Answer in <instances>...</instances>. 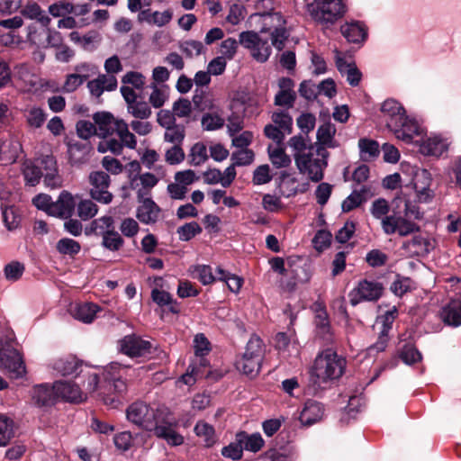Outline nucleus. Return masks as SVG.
<instances>
[{
  "label": "nucleus",
  "mask_w": 461,
  "mask_h": 461,
  "mask_svg": "<svg viewBox=\"0 0 461 461\" xmlns=\"http://www.w3.org/2000/svg\"><path fill=\"white\" fill-rule=\"evenodd\" d=\"M345 367L346 359L333 349L326 348L319 353L310 371V382L314 391L324 389L329 382L339 379Z\"/></svg>",
  "instance_id": "f257e3e1"
},
{
  "label": "nucleus",
  "mask_w": 461,
  "mask_h": 461,
  "mask_svg": "<svg viewBox=\"0 0 461 461\" xmlns=\"http://www.w3.org/2000/svg\"><path fill=\"white\" fill-rule=\"evenodd\" d=\"M312 20L322 29H330L348 13L346 0H312L306 5Z\"/></svg>",
  "instance_id": "f03ea898"
},
{
  "label": "nucleus",
  "mask_w": 461,
  "mask_h": 461,
  "mask_svg": "<svg viewBox=\"0 0 461 461\" xmlns=\"http://www.w3.org/2000/svg\"><path fill=\"white\" fill-rule=\"evenodd\" d=\"M41 167L27 163L23 167V176L26 185L35 186L43 177L46 186L57 188L61 185V177L58 172L57 160L52 155L42 156L40 158Z\"/></svg>",
  "instance_id": "7ed1b4c3"
},
{
  "label": "nucleus",
  "mask_w": 461,
  "mask_h": 461,
  "mask_svg": "<svg viewBox=\"0 0 461 461\" xmlns=\"http://www.w3.org/2000/svg\"><path fill=\"white\" fill-rule=\"evenodd\" d=\"M330 153L321 146L310 148L304 155L295 157V165L300 174L309 180L319 183L324 178Z\"/></svg>",
  "instance_id": "20e7f679"
},
{
  "label": "nucleus",
  "mask_w": 461,
  "mask_h": 461,
  "mask_svg": "<svg viewBox=\"0 0 461 461\" xmlns=\"http://www.w3.org/2000/svg\"><path fill=\"white\" fill-rule=\"evenodd\" d=\"M124 369L121 364L112 362L103 373L104 382L99 396L105 405L112 408L120 403V397L127 391L126 382L122 378Z\"/></svg>",
  "instance_id": "39448f33"
},
{
  "label": "nucleus",
  "mask_w": 461,
  "mask_h": 461,
  "mask_svg": "<svg viewBox=\"0 0 461 461\" xmlns=\"http://www.w3.org/2000/svg\"><path fill=\"white\" fill-rule=\"evenodd\" d=\"M258 22L261 23L260 33H269L272 45L276 50H282L290 36L287 23L283 14L280 12L264 11Z\"/></svg>",
  "instance_id": "423d86ee"
},
{
  "label": "nucleus",
  "mask_w": 461,
  "mask_h": 461,
  "mask_svg": "<svg viewBox=\"0 0 461 461\" xmlns=\"http://www.w3.org/2000/svg\"><path fill=\"white\" fill-rule=\"evenodd\" d=\"M5 340L0 338V368L3 369L11 378L23 377L25 373V366L21 354L11 348L10 342L14 339V334L9 329L5 330Z\"/></svg>",
  "instance_id": "0eeeda50"
},
{
  "label": "nucleus",
  "mask_w": 461,
  "mask_h": 461,
  "mask_svg": "<svg viewBox=\"0 0 461 461\" xmlns=\"http://www.w3.org/2000/svg\"><path fill=\"white\" fill-rule=\"evenodd\" d=\"M165 407L153 408L144 402H135L126 409V418L132 424L151 431L152 428L157 424L156 420L161 415V411Z\"/></svg>",
  "instance_id": "6e6552de"
},
{
  "label": "nucleus",
  "mask_w": 461,
  "mask_h": 461,
  "mask_svg": "<svg viewBox=\"0 0 461 461\" xmlns=\"http://www.w3.org/2000/svg\"><path fill=\"white\" fill-rule=\"evenodd\" d=\"M239 42L249 50L252 58L258 62H266L271 55L273 45L268 42L267 38H263L261 33L253 31L242 32L239 35Z\"/></svg>",
  "instance_id": "1a4fd4ad"
},
{
  "label": "nucleus",
  "mask_w": 461,
  "mask_h": 461,
  "mask_svg": "<svg viewBox=\"0 0 461 461\" xmlns=\"http://www.w3.org/2000/svg\"><path fill=\"white\" fill-rule=\"evenodd\" d=\"M156 422L157 424L151 431L157 438L164 439L172 447H177L184 443V437L176 430V422L167 408L162 410L161 415Z\"/></svg>",
  "instance_id": "9d476101"
},
{
  "label": "nucleus",
  "mask_w": 461,
  "mask_h": 461,
  "mask_svg": "<svg viewBox=\"0 0 461 461\" xmlns=\"http://www.w3.org/2000/svg\"><path fill=\"white\" fill-rule=\"evenodd\" d=\"M384 286L377 281L363 279L348 293L349 303L356 306L362 302H375L383 294Z\"/></svg>",
  "instance_id": "9b49d317"
},
{
  "label": "nucleus",
  "mask_w": 461,
  "mask_h": 461,
  "mask_svg": "<svg viewBox=\"0 0 461 461\" xmlns=\"http://www.w3.org/2000/svg\"><path fill=\"white\" fill-rule=\"evenodd\" d=\"M381 228L386 235L398 234L401 237H406L420 230L416 222L394 212L384 218L381 222Z\"/></svg>",
  "instance_id": "f8f14e48"
},
{
  "label": "nucleus",
  "mask_w": 461,
  "mask_h": 461,
  "mask_svg": "<svg viewBox=\"0 0 461 461\" xmlns=\"http://www.w3.org/2000/svg\"><path fill=\"white\" fill-rule=\"evenodd\" d=\"M115 132L119 137V140L115 139L107 140L105 144L108 150L115 155H119L122 153L123 147L130 149H136V137L130 131L129 125L124 120H117L115 122Z\"/></svg>",
  "instance_id": "ddd939ff"
},
{
  "label": "nucleus",
  "mask_w": 461,
  "mask_h": 461,
  "mask_svg": "<svg viewBox=\"0 0 461 461\" xmlns=\"http://www.w3.org/2000/svg\"><path fill=\"white\" fill-rule=\"evenodd\" d=\"M394 136L406 144L418 143L423 133V130L419 122L407 115L397 123V126L390 130Z\"/></svg>",
  "instance_id": "4468645a"
},
{
  "label": "nucleus",
  "mask_w": 461,
  "mask_h": 461,
  "mask_svg": "<svg viewBox=\"0 0 461 461\" xmlns=\"http://www.w3.org/2000/svg\"><path fill=\"white\" fill-rule=\"evenodd\" d=\"M91 185L90 195L99 203L108 204L113 200V194L108 191L110 176L104 171H95L89 176Z\"/></svg>",
  "instance_id": "2eb2a0df"
},
{
  "label": "nucleus",
  "mask_w": 461,
  "mask_h": 461,
  "mask_svg": "<svg viewBox=\"0 0 461 461\" xmlns=\"http://www.w3.org/2000/svg\"><path fill=\"white\" fill-rule=\"evenodd\" d=\"M419 150L424 156L440 157L447 152L450 142L448 139L439 134H430L429 136L420 138Z\"/></svg>",
  "instance_id": "dca6fc26"
},
{
  "label": "nucleus",
  "mask_w": 461,
  "mask_h": 461,
  "mask_svg": "<svg viewBox=\"0 0 461 461\" xmlns=\"http://www.w3.org/2000/svg\"><path fill=\"white\" fill-rule=\"evenodd\" d=\"M68 148V162L73 167H80L89 161L92 146L87 141L74 139L65 141Z\"/></svg>",
  "instance_id": "f3484780"
},
{
  "label": "nucleus",
  "mask_w": 461,
  "mask_h": 461,
  "mask_svg": "<svg viewBox=\"0 0 461 461\" xmlns=\"http://www.w3.org/2000/svg\"><path fill=\"white\" fill-rule=\"evenodd\" d=\"M340 33L348 43L362 46L368 37L366 25L357 20L347 21L340 26Z\"/></svg>",
  "instance_id": "a211bd4d"
},
{
  "label": "nucleus",
  "mask_w": 461,
  "mask_h": 461,
  "mask_svg": "<svg viewBox=\"0 0 461 461\" xmlns=\"http://www.w3.org/2000/svg\"><path fill=\"white\" fill-rule=\"evenodd\" d=\"M120 348L123 354L131 357H137L149 354L151 344L139 336L128 335L120 341Z\"/></svg>",
  "instance_id": "6ab92c4d"
},
{
  "label": "nucleus",
  "mask_w": 461,
  "mask_h": 461,
  "mask_svg": "<svg viewBox=\"0 0 461 461\" xmlns=\"http://www.w3.org/2000/svg\"><path fill=\"white\" fill-rule=\"evenodd\" d=\"M383 120L389 130L397 126V123L406 115L403 106L394 99L385 100L381 106Z\"/></svg>",
  "instance_id": "aec40b11"
},
{
  "label": "nucleus",
  "mask_w": 461,
  "mask_h": 461,
  "mask_svg": "<svg viewBox=\"0 0 461 461\" xmlns=\"http://www.w3.org/2000/svg\"><path fill=\"white\" fill-rule=\"evenodd\" d=\"M22 152V144L14 136L6 135L0 140V159L5 163H14Z\"/></svg>",
  "instance_id": "412c9836"
},
{
  "label": "nucleus",
  "mask_w": 461,
  "mask_h": 461,
  "mask_svg": "<svg viewBox=\"0 0 461 461\" xmlns=\"http://www.w3.org/2000/svg\"><path fill=\"white\" fill-rule=\"evenodd\" d=\"M76 207V202L73 195L64 190L59 194L57 201L53 202L50 215L68 219L71 217Z\"/></svg>",
  "instance_id": "4be33fe9"
},
{
  "label": "nucleus",
  "mask_w": 461,
  "mask_h": 461,
  "mask_svg": "<svg viewBox=\"0 0 461 461\" xmlns=\"http://www.w3.org/2000/svg\"><path fill=\"white\" fill-rule=\"evenodd\" d=\"M54 389L58 398L66 402H80L84 400V394L77 384L70 381H57Z\"/></svg>",
  "instance_id": "5701e85b"
},
{
  "label": "nucleus",
  "mask_w": 461,
  "mask_h": 461,
  "mask_svg": "<svg viewBox=\"0 0 461 461\" xmlns=\"http://www.w3.org/2000/svg\"><path fill=\"white\" fill-rule=\"evenodd\" d=\"M32 397L33 402L39 407H50L55 404L58 394L54 384L50 386L47 384H38L32 388Z\"/></svg>",
  "instance_id": "b1692460"
},
{
  "label": "nucleus",
  "mask_w": 461,
  "mask_h": 461,
  "mask_svg": "<svg viewBox=\"0 0 461 461\" xmlns=\"http://www.w3.org/2000/svg\"><path fill=\"white\" fill-rule=\"evenodd\" d=\"M324 414L323 405L314 400H308L300 413V421L303 425L311 426L320 421Z\"/></svg>",
  "instance_id": "393cba45"
},
{
  "label": "nucleus",
  "mask_w": 461,
  "mask_h": 461,
  "mask_svg": "<svg viewBox=\"0 0 461 461\" xmlns=\"http://www.w3.org/2000/svg\"><path fill=\"white\" fill-rule=\"evenodd\" d=\"M94 124L96 127V135L101 138H106L112 132L115 131V122L118 119H114L112 113L108 112L95 113L93 116Z\"/></svg>",
  "instance_id": "a878e982"
},
{
  "label": "nucleus",
  "mask_w": 461,
  "mask_h": 461,
  "mask_svg": "<svg viewBox=\"0 0 461 461\" xmlns=\"http://www.w3.org/2000/svg\"><path fill=\"white\" fill-rule=\"evenodd\" d=\"M160 213L158 205L149 198L143 201L142 204L138 208L137 218L145 224L155 223Z\"/></svg>",
  "instance_id": "bb28decb"
},
{
  "label": "nucleus",
  "mask_w": 461,
  "mask_h": 461,
  "mask_svg": "<svg viewBox=\"0 0 461 461\" xmlns=\"http://www.w3.org/2000/svg\"><path fill=\"white\" fill-rule=\"evenodd\" d=\"M114 228L113 218L110 215H104L93 220L91 223L86 227L85 234L86 236L96 235L103 237L106 232L111 231Z\"/></svg>",
  "instance_id": "cd10ccee"
},
{
  "label": "nucleus",
  "mask_w": 461,
  "mask_h": 461,
  "mask_svg": "<svg viewBox=\"0 0 461 461\" xmlns=\"http://www.w3.org/2000/svg\"><path fill=\"white\" fill-rule=\"evenodd\" d=\"M100 307L93 303H84L76 304L71 309L72 316L84 323H91L95 316Z\"/></svg>",
  "instance_id": "c85d7f7f"
},
{
  "label": "nucleus",
  "mask_w": 461,
  "mask_h": 461,
  "mask_svg": "<svg viewBox=\"0 0 461 461\" xmlns=\"http://www.w3.org/2000/svg\"><path fill=\"white\" fill-rule=\"evenodd\" d=\"M444 322L447 325L458 327L461 325V300H452L441 312Z\"/></svg>",
  "instance_id": "c756f323"
},
{
  "label": "nucleus",
  "mask_w": 461,
  "mask_h": 461,
  "mask_svg": "<svg viewBox=\"0 0 461 461\" xmlns=\"http://www.w3.org/2000/svg\"><path fill=\"white\" fill-rule=\"evenodd\" d=\"M152 301L160 307H167L172 313L177 314L180 312L178 303L172 298V295L164 290L154 288L151 291Z\"/></svg>",
  "instance_id": "7c9ffc66"
},
{
  "label": "nucleus",
  "mask_w": 461,
  "mask_h": 461,
  "mask_svg": "<svg viewBox=\"0 0 461 461\" xmlns=\"http://www.w3.org/2000/svg\"><path fill=\"white\" fill-rule=\"evenodd\" d=\"M336 127L330 122H324L317 130V140L320 146L326 148H336L337 142L334 140Z\"/></svg>",
  "instance_id": "2f4dec72"
},
{
  "label": "nucleus",
  "mask_w": 461,
  "mask_h": 461,
  "mask_svg": "<svg viewBox=\"0 0 461 461\" xmlns=\"http://www.w3.org/2000/svg\"><path fill=\"white\" fill-rule=\"evenodd\" d=\"M128 114L134 119L149 120L152 115L149 104L142 99H137L126 105Z\"/></svg>",
  "instance_id": "473e14b6"
},
{
  "label": "nucleus",
  "mask_w": 461,
  "mask_h": 461,
  "mask_svg": "<svg viewBox=\"0 0 461 461\" xmlns=\"http://www.w3.org/2000/svg\"><path fill=\"white\" fill-rule=\"evenodd\" d=\"M288 146L292 149L294 160L297 155H304L310 148L318 147L312 145L308 135L303 133L293 136L288 141Z\"/></svg>",
  "instance_id": "72a5a7b5"
},
{
  "label": "nucleus",
  "mask_w": 461,
  "mask_h": 461,
  "mask_svg": "<svg viewBox=\"0 0 461 461\" xmlns=\"http://www.w3.org/2000/svg\"><path fill=\"white\" fill-rule=\"evenodd\" d=\"M402 247L412 255L425 256L429 252L430 243L426 238L417 235L404 242Z\"/></svg>",
  "instance_id": "f704fd0d"
},
{
  "label": "nucleus",
  "mask_w": 461,
  "mask_h": 461,
  "mask_svg": "<svg viewBox=\"0 0 461 461\" xmlns=\"http://www.w3.org/2000/svg\"><path fill=\"white\" fill-rule=\"evenodd\" d=\"M22 14L29 19L37 20L43 27H47L51 21L41 7L35 2L28 3L23 7Z\"/></svg>",
  "instance_id": "c9c22d12"
},
{
  "label": "nucleus",
  "mask_w": 461,
  "mask_h": 461,
  "mask_svg": "<svg viewBox=\"0 0 461 461\" xmlns=\"http://www.w3.org/2000/svg\"><path fill=\"white\" fill-rule=\"evenodd\" d=\"M265 347L262 339L257 335H252L247 343L242 357L263 361Z\"/></svg>",
  "instance_id": "e433bc0d"
},
{
  "label": "nucleus",
  "mask_w": 461,
  "mask_h": 461,
  "mask_svg": "<svg viewBox=\"0 0 461 461\" xmlns=\"http://www.w3.org/2000/svg\"><path fill=\"white\" fill-rule=\"evenodd\" d=\"M24 118L31 128L38 129L44 124L47 114L42 108L34 105L24 110Z\"/></svg>",
  "instance_id": "4c0bfd02"
},
{
  "label": "nucleus",
  "mask_w": 461,
  "mask_h": 461,
  "mask_svg": "<svg viewBox=\"0 0 461 461\" xmlns=\"http://www.w3.org/2000/svg\"><path fill=\"white\" fill-rule=\"evenodd\" d=\"M237 438L241 443L243 449L251 452L259 451L264 445V439L259 433L248 435L242 431L237 434Z\"/></svg>",
  "instance_id": "58836bf2"
},
{
  "label": "nucleus",
  "mask_w": 461,
  "mask_h": 461,
  "mask_svg": "<svg viewBox=\"0 0 461 461\" xmlns=\"http://www.w3.org/2000/svg\"><path fill=\"white\" fill-rule=\"evenodd\" d=\"M367 192L366 186H362L359 190H354L348 197H346L341 204L342 212H348L355 208L359 207L366 202L365 194Z\"/></svg>",
  "instance_id": "ea45409f"
},
{
  "label": "nucleus",
  "mask_w": 461,
  "mask_h": 461,
  "mask_svg": "<svg viewBox=\"0 0 461 461\" xmlns=\"http://www.w3.org/2000/svg\"><path fill=\"white\" fill-rule=\"evenodd\" d=\"M360 157L364 161H370L379 156V144L377 141L369 139H360L358 140Z\"/></svg>",
  "instance_id": "a19ab883"
},
{
  "label": "nucleus",
  "mask_w": 461,
  "mask_h": 461,
  "mask_svg": "<svg viewBox=\"0 0 461 461\" xmlns=\"http://www.w3.org/2000/svg\"><path fill=\"white\" fill-rule=\"evenodd\" d=\"M267 151L269 159L275 167L282 168L290 166L292 160L283 148L269 145Z\"/></svg>",
  "instance_id": "79ce46f5"
},
{
  "label": "nucleus",
  "mask_w": 461,
  "mask_h": 461,
  "mask_svg": "<svg viewBox=\"0 0 461 461\" xmlns=\"http://www.w3.org/2000/svg\"><path fill=\"white\" fill-rule=\"evenodd\" d=\"M261 364V360H256L254 358H249L241 356V357L236 361V367L243 374L250 377H255L260 371Z\"/></svg>",
  "instance_id": "37998d69"
},
{
  "label": "nucleus",
  "mask_w": 461,
  "mask_h": 461,
  "mask_svg": "<svg viewBox=\"0 0 461 461\" xmlns=\"http://www.w3.org/2000/svg\"><path fill=\"white\" fill-rule=\"evenodd\" d=\"M217 280L226 284L229 290L234 294H238L243 285V279L236 275L230 274L221 267L216 270Z\"/></svg>",
  "instance_id": "c03bdc74"
},
{
  "label": "nucleus",
  "mask_w": 461,
  "mask_h": 461,
  "mask_svg": "<svg viewBox=\"0 0 461 461\" xmlns=\"http://www.w3.org/2000/svg\"><path fill=\"white\" fill-rule=\"evenodd\" d=\"M79 367L80 364L74 358L59 359L53 365V369L63 376L77 375Z\"/></svg>",
  "instance_id": "a18cd8bd"
},
{
  "label": "nucleus",
  "mask_w": 461,
  "mask_h": 461,
  "mask_svg": "<svg viewBox=\"0 0 461 461\" xmlns=\"http://www.w3.org/2000/svg\"><path fill=\"white\" fill-rule=\"evenodd\" d=\"M149 88L152 90L149 96V105L156 109L162 107L168 99L167 89L158 86L156 83H151Z\"/></svg>",
  "instance_id": "49530a36"
},
{
  "label": "nucleus",
  "mask_w": 461,
  "mask_h": 461,
  "mask_svg": "<svg viewBox=\"0 0 461 461\" xmlns=\"http://www.w3.org/2000/svg\"><path fill=\"white\" fill-rule=\"evenodd\" d=\"M56 249L59 253L74 258L80 252L81 245L73 239L62 238L57 242Z\"/></svg>",
  "instance_id": "de8ad7c7"
},
{
  "label": "nucleus",
  "mask_w": 461,
  "mask_h": 461,
  "mask_svg": "<svg viewBox=\"0 0 461 461\" xmlns=\"http://www.w3.org/2000/svg\"><path fill=\"white\" fill-rule=\"evenodd\" d=\"M77 205V216L82 221L94 218L98 212V206L90 199H83Z\"/></svg>",
  "instance_id": "09e8293b"
},
{
  "label": "nucleus",
  "mask_w": 461,
  "mask_h": 461,
  "mask_svg": "<svg viewBox=\"0 0 461 461\" xmlns=\"http://www.w3.org/2000/svg\"><path fill=\"white\" fill-rule=\"evenodd\" d=\"M185 137V127L183 124L172 125L165 128L164 140L168 143L182 144Z\"/></svg>",
  "instance_id": "8fccbe9b"
},
{
  "label": "nucleus",
  "mask_w": 461,
  "mask_h": 461,
  "mask_svg": "<svg viewBox=\"0 0 461 461\" xmlns=\"http://www.w3.org/2000/svg\"><path fill=\"white\" fill-rule=\"evenodd\" d=\"M190 272L192 276L198 279L203 285H210L217 279V276H213L212 268L208 265L194 266Z\"/></svg>",
  "instance_id": "3c124183"
},
{
  "label": "nucleus",
  "mask_w": 461,
  "mask_h": 461,
  "mask_svg": "<svg viewBox=\"0 0 461 461\" xmlns=\"http://www.w3.org/2000/svg\"><path fill=\"white\" fill-rule=\"evenodd\" d=\"M201 123L204 131H212L221 129L225 120L216 113H206L202 116Z\"/></svg>",
  "instance_id": "603ef678"
},
{
  "label": "nucleus",
  "mask_w": 461,
  "mask_h": 461,
  "mask_svg": "<svg viewBox=\"0 0 461 461\" xmlns=\"http://www.w3.org/2000/svg\"><path fill=\"white\" fill-rule=\"evenodd\" d=\"M194 432L199 438H203L206 447H212L215 443L214 429L204 421H198L194 426Z\"/></svg>",
  "instance_id": "864d4df0"
},
{
  "label": "nucleus",
  "mask_w": 461,
  "mask_h": 461,
  "mask_svg": "<svg viewBox=\"0 0 461 461\" xmlns=\"http://www.w3.org/2000/svg\"><path fill=\"white\" fill-rule=\"evenodd\" d=\"M271 120L275 126H277L282 131L290 134L293 131V118L285 111L274 112L271 115Z\"/></svg>",
  "instance_id": "5fc2aeb1"
},
{
  "label": "nucleus",
  "mask_w": 461,
  "mask_h": 461,
  "mask_svg": "<svg viewBox=\"0 0 461 461\" xmlns=\"http://www.w3.org/2000/svg\"><path fill=\"white\" fill-rule=\"evenodd\" d=\"M102 239V246L110 251H118L124 243L123 239L118 231L115 230V228L106 232Z\"/></svg>",
  "instance_id": "6e6d98bb"
},
{
  "label": "nucleus",
  "mask_w": 461,
  "mask_h": 461,
  "mask_svg": "<svg viewBox=\"0 0 461 461\" xmlns=\"http://www.w3.org/2000/svg\"><path fill=\"white\" fill-rule=\"evenodd\" d=\"M14 421L0 414V447L6 446L14 437Z\"/></svg>",
  "instance_id": "4d7b16f0"
},
{
  "label": "nucleus",
  "mask_w": 461,
  "mask_h": 461,
  "mask_svg": "<svg viewBox=\"0 0 461 461\" xmlns=\"http://www.w3.org/2000/svg\"><path fill=\"white\" fill-rule=\"evenodd\" d=\"M399 357L404 364L409 366L420 362L422 359L421 353L412 344L404 345L400 350Z\"/></svg>",
  "instance_id": "13d9d810"
},
{
  "label": "nucleus",
  "mask_w": 461,
  "mask_h": 461,
  "mask_svg": "<svg viewBox=\"0 0 461 461\" xmlns=\"http://www.w3.org/2000/svg\"><path fill=\"white\" fill-rule=\"evenodd\" d=\"M3 221L9 230H15L20 224V216L15 212L14 206L1 204Z\"/></svg>",
  "instance_id": "bf43d9fd"
},
{
  "label": "nucleus",
  "mask_w": 461,
  "mask_h": 461,
  "mask_svg": "<svg viewBox=\"0 0 461 461\" xmlns=\"http://www.w3.org/2000/svg\"><path fill=\"white\" fill-rule=\"evenodd\" d=\"M389 212L390 206L384 198L375 199L370 207L372 216L376 220H380L381 222L389 215Z\"/></svg>",
  "instance_id": "052dcab7"
},
{
  "label": "nucleus",
  "mask_w": 461,
  "mask_h": 461,
  "mask_svg": "<svg viewBox=\"0 0 461 461\" xmlns=\"http://www.w3.org/2000/svg\"><path fill=\"white\" fill-rule=\"evenodd\" d=\"M201 232L202 228L196 221L187 222L177 229L179 240L182 241H189Z\"/></svg>",
  "instance_id": "680f3d73"
},
{
  "label": "nucleus",
  "mask_w": 461,
  "mask_h": 461,
  "mask_svg": "<svg viewBox=\"0 0 461 461\" xmlns=\"http://www.w3.org/2000/svg\"><path fill=\"white\" fill-rule=\"evenodd\" d=\"M254 152L249 149H239L231 154V160L237 167L250 165L254 161Z\"/></svg>",
  "instance_id": "e2e57ef3"
},
{
  "label": "nucleus",
  "mask_w": 461,
  "mask_h": 461,
  "mask_svg": "<svg viewBox=\"0 0 461 461\" xmlns=\"http://www.w3.org/2000/svg\"><path fill=\"white\" fill-rule=\"evenodd\" d=\"M24 269V265L21 262L12 261L4 268L5 276L8 281L15 282L22 277Z\"/></svg>",
  "instance_id": "0e129e2a"
},
{
  "label": "nucleus",
  "mask_w": 461,
  "mask_h": 461,
  "mask_svg": "<svg viewBox=\"0 0 461 461\" xmlns=\"http://www.w3.org/2000/svg\"><path fill=\"white\" fill-rule=\"evenodd\" d=\"M73 12H75V6L69 2L59 1L49 6V13L53 17L65 16Z\"/></svg>",
  "instance_id": "69168bd1"
},
{
  "label": "nucleus",
  "mask_w": 461,
  "mask_h": 461,
  "mask_svg": "<svg viewBox=\"0 0 461 461\" xmlns=\"http://www.w3.org/2000/svg\"><path fill=\"white\" fill-rule=\"evenodd\" d=\"M190 157L194 166L204 163L208 158L206 146L202 142L195 143L191 149Z\"/></svg>",
  "instance_id": "338daca9"
},
{
  "label": "nucleus",
  "mask_w": 461,
  "mask_h": 461,
  "mask_svg": "<svg viewBox=\"0 0 461 461\" xmlns=\"http://www.w3.org/2000/svg\"><path fill=\"white\" fill-rule=\"evenodd\" d=\"M76 130L77 136L86 141L93 135H96L95 125L86 120L78 121L76 124Z\"/></svg>",
  "instance_id": "774afa93"
}]
</instances>
